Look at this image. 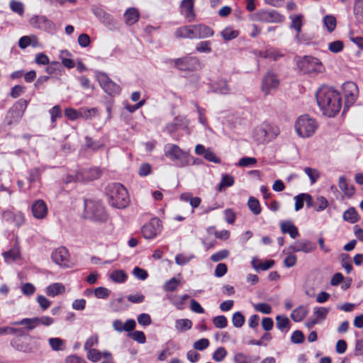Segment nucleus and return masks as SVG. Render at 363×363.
<instances>
[{"label":"nucleus","mask_w":363,"mask_h":363,"mask_svg":"<svg viewBox=\"0 0 363 363\" xmlns=\"http://www.w3.org/2000/svg\"><path fill=\"white\" fill-rule=\"evenodd\" d=\"M316 100L323 113L329 117L335 116L342 107L340 94L333 87H320L317 91Z\"/></svg>","instance_id":"1"},{"label":"nucleus","mask_w":363,"mask_h":363,"mask_svg":"<svg viewBox=\"0 0 363 363\" xmlns=\"http://www.w3.org/2000/svg\"><path fill=\"white\" fill-rule=\"evenodd\" d=\"M279 134V129L277 126L269 123H262L252 130L251 137L255 143L264 145L276 139Z\"/></svg>","instance_id":"2"},{"label":"nucleus","mask_w":363,"mask_h":363,"mask_svg":"<svg viewBox=\"0 0 363 363\" xmlns=\"http://www.w3.org/2000/svg\"><path fill=\"white\" fill-rule=\"evenodd\" d=\"M318 125L315 118L308 115L298 116L294 123V130L301 138L312 137L316 132Z\"/></svg>","instance_id":"3"},{"label":"nucleus","mask_w":363,"mask_h":363,"mask_svg":"<svg viewBox=\"0 0 363 363\" xmlns=\"http://www.w3.org/2000/svg\"><path fill=\"white\" fill-rule=\"evenodd\" d=\"M82 216L85 219L96 222H104L108 218L104 207L101 203L91 200L84 202Z\"/></svg>","instance_id":"4"},{"label":"nucleus","mask_w":363,"mask_h":363,"mask_svg":"<svg viewBox=\"0 0 363 363\" xmlns=\"http://www.w3.org/2000/svg\"><path fill=\"white\" fill-rule=\"evenodd\" d=\"M108 202L114 208H125L129 203V197L126 189L121 184H113L109 190Z\"/></svg>","instance_id":"5"},{"label":"nucleus","mask_w":363,"mask_h":363,"mask_svg":"<svg viewBox=\"0 0 363 363\" xmlns=\"http://www.w3.org/2000/svg\"><path fill=\"white\" fill-rule=\"evenodd\" d=\"M298 68L306 74H318L325 71L323 63L313 57L306 56L299 58L296 62Z\"/></svg>","instance_id":"6"},{"label":"nucleus","mask_w":363,"mask_h":363,"mask_svg":"<svg viewBox=\"0 0 363 363\" xmlns=\"http://www.w3.org/2000/svg\"><path fill=\"white\" fill-rule=\"evenodd\" d=\"M166 157L173 161H179L182 164L188 163L189 154L174 144H167L164 147Z\"/></svg>","instance_id":"7"},{"label":"nucleus","mask_w":363,"mask_h":363,"mask_svg":"<svg viewBox=\"0 0 363 363\" xmlns=\"http://www.w3.org/2000/svg\"><path fill=\"white\" fill-rule=\"evenodd\" d=\"M52 261L62 268H71L73 266L69 259L68 250L64 247H59L52 252Z\"/></svg>","instance_id":"8"},{"label":"nucleus","mask_w":363,"mask_h":363,"mask_svg":"<svg viewBox=\"0 0 363 363\" xmlns=\"http://www.w3.org/2000/svg\"><path fill=\"white\" fill-rule=\"evenodd\" d=\"M162 228L161 220L153 218L143 226L142 235L145 239H153L161 232Z\"/></svg>","instance_id":"9"},{"label":"nucleus","mask_w":363,"mask_h":363,"mask_svg":"<svg viewBox=\"0 0 363 363\" xmlns=\"http://www.w3.org/2000/svg\"><path fill=\"white\" fill-rule=\"evenodd\" d=\"M342 89L345 96V106H351L358 96L359 90L357 84L352 82H347L342 84Z\"/></svg>","instance_id":"10"},{"label":"nucleus","mask_w":363,"mask_h":363,"mask_svg":"<svg viewBox=\"0 0 363 363\" xmlns=\"http://www.w3.org/2000/svg\"><path fill=\"white\" fill-rule=\"evenodd\" d=\"M174 65L181 70L193 71L200 67L199 60L191 56H186L174 60Z\"/></svg>","instance_id":"11"},{"label":"nucleus","mask_w":363,"mask_h":363,"mask_svg":"<svg viewBox=\"0 0 363 363\" xmlns=\"http://www.w3.org/2000/svg\"><path fill=\"white\" fill-rule=\"evenodd\" d=\"M254 16L255 20L265 23H281L284 18L276 11H259Z\"/></svg>","instance_id":"12"},{"label":"nucleus","mask_w":363,"mask_h":363,"mask_svg":"<svg viewBox=\"0 0 363 363\" xmlns=\"http://www.w3.org/2000/svg\"><path fill=\"white\" fill-rule=\"evenodd\" d=\"M97 80L101 88L108 94H116L120 92V86L111 81L105 74H99Z\"/></svg>","instance_id":"13"},{"label":"nucleus","mask_w":363,"mask_h":363,"mask_svg":"<svg viewBox=\"0 0 363 363\" xmlns=\"http://www.w3.org/2000/svg\"><path fill=\"white\" fill-rule=\"evenodd\" d=\"M30 210L33 216L38 220L46 218L48 213V207L46 203L41 199L35 200L31 204Z\"/></svg>","instance_id":"14"},{"label":"nucleus","mask_w":363,"mask_h":363,"mask_svg":"<svg viewBox=\"0 0 363 363\" xmlns=\"http://www.w3.org/2000/svg\"><path fill=\"white\" fill-rule=\"evenodd\" d=\"M329 309L325 307H315L313 311V315L306 323V325L310 328L314 325L319 324L326 319Z\"/></svg>","instance_id":"15"},{"label":"nucleus","mask_w":363,"mask_h":363,"mask_svg":"<svg viewBox=\"0 0 363 363\" xmlns=\"http://www.w3.org/2000/svg\"><path fill=\"white\" fill-rule=\"evenodd\" d=\"M280 84L277 75L273 72H268L263 78L262 90L268 92L270 90L277 89Z\"/></svg>","instance_id":"16"},{"label":"nucleus","mask_w":363,"mask_h":363,"mask_svg":"<svg viewBox=\"0 0 363 363\" xmlns=\"http://www.w3.org/2000/svg\"><path fill=\"white\" fill-rule=\"evenodd\" d=\"M291 251L297 252H303L305 253H310L315 250V247L314 244L306 240H301L289 247Z\"/></svg>","instance_id":"17"},{"label":"nucleus","mask_w":363,"mask_h":363,"mask_svg":"<svg viewBox=\"0 0 363 363\" xmlns=\"http://www.w3.org/2000/svg\"><path fill=\"white\" fill-rule=\"evenodd\" d=\"M18 45L22 49H25L28 46H32L33 48L42 47L41 43L39 41L37 36L34 35L21 37L19 39Z\"/></svg>","instance_id":"18"},{"label":"nucleus","mask_w":363,"mask_h":363,"mask_svg":"<svg viewBox=\"0 0 363 363\" xmlns=\"http://www.w3.org/2000/svg\"><path fill=\"white\" fill-rule=\"evenodd\" d=\"M195 0H182L181 4V11L183 15L191 21L194 18V5Z\"/></svg>","instance_id":"19"},{"label":"nucleus","mask_w":363,"mask_h":363,"mask_svg":"<svg viewBox=\"0 0 363 363\" xmlns=\"http://www.w3.org/2000/svg\"><path fill=\"white\" fill-rule=\"evenodd\" d=\"M86 357L89 360L93 362H97L100 361L101 359H111L112 355L108 352H101L98 350L93 349L89 350V352H87Z\"/></svg>","instance_id":"20"},{"label":"nucleus","mask_w":363,"mask_h":363,"mask_svg":"<svg viewBox=\"0 0 363 363\" xmlns=\"http://www.w3.org/2000/svg\"><path fill=\"white\" fill-rule=\"evenodd\" d=\"M295 210L296 211L301 210L303 207L304 202L308 207L312 206V197L308 194H300L294 197Z\"/></svg>","instance_id":"21"},{"label":"nucleus","mask_w":363,"mask_h":363,"mask_svg":"<svg viewBox=\"0 0 363 363\" xmlns=\"http://www.w3.org/2000/svg\"><path fill=\"white\" fill-rule=\"evenodd\" d=\"M280 228L283 233H289L292 238H296L299 235L297 228L290 220L281 222Z\"/></svg>","instance_id":"22"},{"label":"nucleus","mask_w":363,"mask_h":363,"mask_svg":"<svg viewBox=\"0 0 363 363\" xmlns=\"http://www.w3.org/2000/svg\"><path fill=\"white\" fill-rule=\"evenodd\" d=\"M65 286L62 283H53L49 285L45 290L48 296L55 297L65 293Z\"/></svg>","instance_id":"23"},{"label":"nucleus","mask_w":363,"mask_h":363,"mask_svg":"<svg viewBox=\"0 0 363 363\" xmlns=\"http://www.w3.org/2000/svg\"><path fill=\"white\" fill-rule=\"evenodd\" d=\"M194 26H183L177 28L174 32L177 38H192L195 37Z\"/></svg>","instance_id":"24"},{"label":"nucleus","mask_w":363,"mask_h":363,"mask_svg":"<svg viewBox=\"0 0 363 363\" xmlns=\"http://www.w3.org/2000/svg\"><path fill=\"white\" fill-rule=\"evenodd\" d=\"M139 16V12L135 8L128 9L124 13L125 21L128 25H133L138 22Z\"/></svg>","instance_id":"25"},{"label":"nucleus","mask_w":363,"mask_h":363,"mask_svg":"<svg viewBox=\"0 0 363 363\" xmlns=\"http://www.w3.org/2000/svg\"><path fill=\"white\" fill-rule=\"evenodd\" d=\"M188 298L187 295H169L167 296L168 300L179 310H182L184 308Z\"/></svg>","instance_id":"26"},{"label":"nucleus","mask_w":363,"mask_h":363,"mask_svg":"<svg viewBox=\"0 0 363 363\" xmlns=\"http://www.w3.org/2000/svg\"><path fill=\"white\" fill-rule=\"evenodd\" d=\"M259 357L255 355H247L243 353H237L234 356L235 363H257Z\"/></svg>","instance_id":"27"},{"label":"nucleus","mask_w":363,"mask_h":363,"mask_svg":"<svg viewBox=\"0 0 363 363\" xmlns=\"http://www.w3.org/2000/svg\"><path fill=\"white\" fill-rule=\"evenodd\" d=\"M109 278L115 283H124L127 279L128 275L125 271L121 269L113 270L109 274Z\"/></svg>","instance_id":"28"},{"label":"nucleus","mask_w":363,"mask_h":363,"mask_svg":"<svg viewBox=\"0 0 363 363\" xmlns=\"http://www.w3.org/2000/svg\"><path fill=\"white\" fill-rule=\"evenodd\" d=\"M4 218L7 220L12 219L13 222L17 226H20L23 225L25 222L24 215L21 212H16V213H5Z\"/></svg>","instance_id":"29"},{"label":"nucleus","mask_w":363,"mask_h":363,"mask_svg":"<svg viewBox=\"0 0 363 363\" xmlns=\"http://www.w3.org/2000/svg\"><path fill=\"white\" fill-rule=\"evenodd\" d=\"M308 313V309L304 306H300L294 309L291 314V318L296 322H299L303 320Z\"/></svg>","instance_id":"30"},{"label":"nucleus","mask_w":363,"mask_h":363,"mask_svg":"<svg viewBox=\"0 0 363 363\" xmlns=\"http://www.w3.org/2000/svg\"><path fill=\"white\" fill-rule=\"evenodd\" d=\"M274 264L273 260H267L266 262H262L258 259L254 258L252 260V265L256 270H267L272 267Z\"/></svg>","instance_id":"31"},{"label":"nucleus","mask_w":363,"mask_h":363,"mask_svg":"<svg viewBox=\"0 0 363 363\" xmlns=\"http://www.w3.org/2000/svg\"><path fill=\"white\" fill-rule=\"evenodd\" d=\"M338 185L346 196H350L354 194V189L353 186L349 184L344 177H340Z\"/></svg>","instance_id":"32"},{"label":"nucleus","mask_w":363,"mask_h":363,"mask_svg":"<svg viewBox=\"0 0 363 363\" xmlns=\"http://www.w3.org/2000/svg\"><path fill=\"white\" fill-rule=\"evenodd\" d=\"M303 16L301 14H295L290 16V19L291 21V28L295 29L297 34H298L301 30V27L303 24Z\"/></svg>","instance_id":"33"},{"label":"nucleus","mask_w":363,"mask_h":363,"mask_svg":"<svg viewBox=\"0 0 363 363\" xmlns=\"http://www.w3.org/2000/svg\"><path fill=\"white\" fill-rule=\"evenodd\" d=\"M194 31L198 32L199 37L202 38H209L213 35V31L211 28L203 25L194 26Z\"/></svg>","instance_id":"34"},{"label":"nucleus","mask_w":363,"mask_h":363,"mask_svg":"<svg viewBox=\"0 0 363 363\" xmlns=\"http://www.w3.org/2000/svg\"><path fill=\"white\" fill-rule=\"evenodd\" d=\"M343 218L346 221L354 223L359 220V216L354 208H350L344 213Z\"/></svg>","instance_id":"35"},{"label":"nucleus","mask_w":363,"mask_h":363,"mask_svg":"<svg viewBox=\"0 0 363 363\" xmlns=\"http://www.w3.org/2000/svg\"><path fill=\"white\" fill-rule=\"evenodd\" d=\"M175 327L177 330L184 332L191 328L192 323L189 319H179L175 323Z\"/></svg>","instance_id":"36"},{"label":"nucleus","mask_w":363,"mask_h":363,"mask_svg":"<svg viewBox=\"0 0 363 363\" xmlns=\"http://www.w3.org/2000/svg\"><path fill=\"white\" fill-rule=\"evenodd\" d=\"M323 23L329 33L333 32L336 27V18L331 15H327L323 18Z\"/></svg>","instance_id":"37"},{"label":"nucleus","mask_w":363,"mask_h":363,"mask_svg":"<svg viewBox=\"0 0 363 363\" xmlns=\"http://www.w3.org/2000/svg\"><path fill=\"white\" fill-rule=\"evenodd\" d=\"M238 35V30H234L230 27H227L221 31V35L225 40H233L237 38Z\"/></svg>","instance_id":"38"},{"label":"nucleus","mask_w":363,"mask_h":363,"mask_svg":"<svg viewBox=\"0 0 363 363\" xmlns=\"http://www.w3.org/2000/svg\"><path fill=\"white\" fill-rule=\"evenodd\" d=\"M179 284L180 280L179 279L172 278L169 280L165 281L163 285V289L166 291H174L177 289Z\"/></svg>","instance_id":"39"},{"label":"nucleus","mask_w":363,"mask_h":363,"mask_svg":"<svg viewBox=\"0 0 363 363\" xmlns=\"http://www.w3.org/2000/svg\"><path fill=\"white\" fill-rule=\"evenodd\" d=\"M259 55L261 57L269 58L274 60H276L282 56V55L279 51L274 49H269L263 52H260Z\"/></svg>","instance_id":"40"},{"label":"nucleus","mask_w":363,"mask_h":363,"mask_svg":"<svg viewBox=\"0 0 363 363\" xmlns=\"http://www.w3.org/2000/svg\"><path fill=\"white\" fill-rule=\"evenodd\" d=\"M276 324L280 330H283L289 328L290 321L285 315H277L276 318Z\"/></svg>","instance_id":"41"},{"label":"nucleus","mask_w":363,"mask_h":363,"mask_svg":"<svg viewBox=\"0 0 363 363\" xmlns=\"http://www.w3.org/2000/svg\"><path fill=\"white\" fill-rule=\"evenodd\" d=\"M304 172L308 175L312 184H315L320 177V173L318 169L311 167H306Z\"/></svg>","instance_id":"42"},{"label":"nucleus","mask_w":363,"mask_h":363,"mask_svg":"<svg viewBox=\"0 0 363 363\" xmlns=\"http://www.w3.org/2000/svg\"><path fill=\"white\" fill-rule=\"evenodd\" d=\"M248 207L255 215H258L261 213L259 202L254 197H250L249 199Z\"/></svg>","instance_id":"43"},{"label":"nucleus","mask_w":363,"mask_h":363,"mask_svg":"<svg viewBox=\"0 0 363 363\" xmlns=\"http://www.w3.org/2000/svg\"><path fill=\"white\" fill-rule=\"evenodd\" d=\"M33 320H35V318H24L19 322H13L11 324L13 325H24L26 327V328L32 330L37 326V324L35 322L33 323Z\"/></svg>","instance_id":"44"},{"label":"nucleus","mask_w":363,"mask_h":363,"mask_svg":"<svg viewBox=\"0 0 363 363\" xmlns=\"http://www.w3.org/2000/svg\"><path fill=\"white\" fill-rule=\"evenodd\" d=\"M328 50L333 53H338L344 49V43L341 40H335L328 44Z\"/></svg>","instance_id":"45"},{"label":"nucleus","mask_w":363,"mask_h":363,"mask_svg":"<svg viewBox=\"0 0 363 363\" xmlns=\"http://www.w3.org/2000/svg\"><path fill=\"white\" fill-rule=\"evenodd\" d=\"M228 352L224 347H218L213 354V359L216 362H222L227 356Z\"/></svg>","instance_id":"46"},{"label":"nucleus","mask_w":363,"mask_h":363,"mask_svg":"<svg viewBox=\"0 0 363 363\" xmlns=\"http://www.w3.org/2000/svg\"><path fill=\"white\" fill-rule=\"evenodd\" d=\"M49 344L53 350L58 351L64 349V341L59 337L50 338Z\"/></svg>","instance_id":"47"},{"label":"nucleus","mask_w":363,"mask_h":363,"mask_svg":"<svg viewBox=\"0 0 363 363\" xmlns=\"http://www.w3.org/2000/svg\"><path fill=\"white\" fill-rule=\"evenodd\" d=\"M10 9L15 13L22 16L24 13V5L22 2L18 1H11L10 2Z\"/></svg>","instance_id":"48"},{"label":"nucleus","mask_w":363,"mask_h":363,"mask_svg":"<svg viewBox=\"0 0 363 363\" xmlns=\"http://www.w3.org/2000/svg\"><path fill=\"white\" fill-rule=\"evenodd\" d=\"M4 258L6 261L16 260L20 257V252L18 249L13 248L4 254Z\"/></svg>","instance_id":"49"},{"label":"nucleus","mask_w":363,"mask_h":363,"mask_svg":"<svg viewBox=\"0 0 363 363\" xmlns=\"http://www.w3.org/2000/svg\"><path fill=\"white\" fill-rule=\"evenodd\" d=\"M35 322L36 323L37 326L39 325L50 326L54 323V319L49 316H42L40 318H35V320H33V323Z\"/></svg>","instance_id":"50"},{"label":"nucleus","mask_w":363,"mask_h":363,"mask_svg":"<svg viewBox=\"0 0 363 363\" xmlns=\"http://www.w3.org/2000/svg\"><path fill=\"white\" fill-rule=\"evenodd\" d=\"M94 293L96 298L104 299L110 295L111 291L105 287H98L95 289Z\"/></svg>","instance_id":"51"},{"label":"nucleus","mask_w":363,"mask_h":363,"mask_svg":"<svg viewBox=\"0 0 363 363\" xmlns=\"http://www.w3.org/2000/svg\"><path fill=\"white\" fill-rule=\"evenodd\" d=\"M129 336L135 341L143 344L146 341V337L143 332L142 331H134L129 334Z\"/></svg>","instance_id":"52"},{"label":"nucleus","mask_w":363,"mask_h":363,"mask_svg":"<svg viewBox=\"0 0 363 363\" xmlns=\"http://www.w3.org/2000/svg\"><path fill=\"white\" fill-rule=\"evenodd\" d=\"M257 163V159L255 157H242L239 162L238 165L240 167H250L255 164Z\"/></svg>","instance_id":"53"},{"label":"nucleus","mask_w":363,"mask_h":363,"mask_svg":"<svg viewBox=\"0 0 363 363\" xmlns=\"http://www.w3.org/2000/svg\"><path fill=\"white\" fill-rule=\"evenodd\" d=\"M133 274L137 279L140 280H145L148 277L147 272L138 267L133 269Z\"/></svg>","instance_id":"54"},{"label":"nucleus","mask_w":363,"mask_h":363,"mask_svg":"<svg viewBox=\"0 0 363 363\" xmlns=\"http://www.w3.org/2000/svg\"><path fill=\"white\" fill-rule=\"evenodd\" d=\"M253 306H254V308L256 311H259L262 313L269 314L272 312V308L267 303H256V304H254Z\"/></svg>","instance_id":"55"},{"label":"nucleus","mask_w":363,"mask_h":363,"mask_svg":"<svg viewBox=\"0 0 363 363\" xmlns=\"http://www.w3.org/2000/svg\"><path fill=\"white\" fill-rule=\"evenodd\" d=\"M196 50L199 52L209 53L211 51L209 41L200 42L196 46Z\"/></svg>","instance_id":"56"},{"label":"nucleus","mask_w":363,"mask_h":363,"mask_svg":"<svg viewBox=\"0 0 363 363\" xmlns=\"http://www.w3.org/2000/svg\"><path fill=\"white\" fill-rule=\"evenodd\" d=\"M209 340L206 338H202L194 343V348L198 350H203L209 346Z\"/></svg>","instance_id":"57"},{"label":"nucleus","mask_w":363,"mask_h":363,"mask_svg":"<svg viewBox=\"0 0 363 363\" xmlns=\"http://www.w3.org/2000/svg\"><path fill=\"white\" fill-rule=\"evenodd\" d=\"M232 322L234 326L240 328L245 323V318L240 312H237L233 315Z\"/></svg>","instance_id":"58"},{"label":"nucleus","mask_w":363,"mask_h":363,"mask_svg":"<svg viewBox=\"0 0 363 363\" xmlns=\"http://www.w3.org/2000/svg\"><path fill=\"white\" fill-rule=\"evenodd\" d=\"M214 325L218 328H223L227 326V319L223 315L216 316L213 320Z\"/></svg>","instance_id":"59"},{"label":"nucleus","mask_w":363,"mask_h":363,"mask_svg":"<svg viewBox=\"0 0 363 363\" xmlns=\"http://www.w3.org/2000/svg\"><path fill=\"white\" fill-rule=\"evenodd\" d=\"M216 89L222 94H226L230 91V87L226 81H220L217 83Z\"/></svg>","instance_id":"60"},{"label":"nucleus","mask_w":363,"mask_h":363,"mask_svg":"<svg viewBox=\"0 0 363 363\" xmlns=\"http://www.w3.org/2000/svg\"><path fill=\"white\" fill-rule=\"evenodd\" d=\"M98 344V337L96 336L89 337L84 345V348L86 351L89 352V350H93L92 347Z\"/></svg>","instance_id":"61"},{"label":"nucleus","mask_w":363,"mask_h":363,"mask_svg":"<svg viewBox=\"0 0 363 363\" xmlns=\"http://www.w3.org/2000/svg\"><path fill=\"white\" fill-rule=\"evenodd\" d=\"M65 114L70 120H77L80 118L79 111H77L72 108H66Z\"/></svg>","instance_id":"62"},{"label":"nucleus","mask_w":363,"mask_h":363,"mask_svg":"<svg viewBox=\"0 0 363 363\" xmlns=\"http://www.w3.org/2000/svg\"><path fill=\"white\" fill-rule=\"evenodd\" d=\"M36 301L43 310L48 309L51 305L50 301L43 295L38 296Z\"/></svg>","instance_id":"63"},{"label":"nucleus","mask_w":363,"mask_h":363,"mask_svg":"<svg viewBox=\"0 0 363 363\" xmlns=\"http://www.w3.org/2000/svg\"><path fill=\"white\" fill-rule=\"evenodd\" d=\"M355 15L363 19V0H357L354 8Z\"/></svg>","instance_id":"64"}]
</instances>
